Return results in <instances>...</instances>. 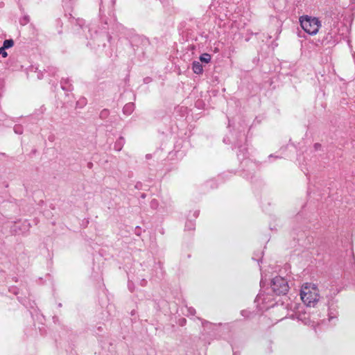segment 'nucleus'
I'll return each mask as SVG.
<instances>
[{
	"label": "nucleus",
	"instance_id": "1",
	"mask_svg": "<svg viewBox=\"0 0 355 355\" xmlns=\"http://www.w3.org/2000/svg\"><path fill=\"white\" fill-rule=\"evenodd\" d=\"M246 138L244 133H240L236 140L233 141L235 148H238L237 157L240 161V167L242 172L241 175L245 179H252L259 168V164L251 159L245 143Z\"/></svg>",
	"mask_w": 355,
	"mask_h": 355
},
{
	"label": "nucleus",
	"instance_id": "2",
	"mask_svg": "<svg viewBox=\"0 0 355 355\" xmlns=\"http://www.w3.org/2000/svg\"><path fill=\"white\" fill-rule=\"evenodd\" d=\"M300 298L307 307H314L319 301L320 293L315 284L305 283L300 289Z\"/></svg>",
	"mask_w": 355,
	"mask_h": 355
},
{
	"label": "nucleus",
	"instance_id": "3",
	"mask_svg": "<svg viewBox=\"0 0 355 355\" xmlns=\"http://www.w3.org/2000/svg\"><path fill=\"white\" fill-rule=\"evenodd\" d=\"M300 25L302 29L311 35H315L321 26L320 21L316 17L304 15L300 18Z\"/></svg>",
	"mask_w": 355,
	"mask_h": 355
},
{
	"label": "nucleus",
	"instance_id": "4",
	"mask_svg": "<svg viewBox=\"0 0 355 355\" xmlns=\"http://www.w3.org/2000/svg\"><path fill=\"white\" fill-rule=\"evenodd\" d=\"M270 288L276 295L285 296L289 291L287 279L280 276H276L271 280Z\"/></svg>",
	"mask_w": 355,
	"mask_h": 355
},
{
	"label": "nucleus",
	"instance_id": "5",
	"mask_svg": "<svg viewBox=\"0 0 355 355\" xmlns=\"http://www.w3.org/2000/svg\"><path fill=\"white\" fill-rule=\"evenodd\" d=\"M130 42L135 52L139 55H144L150 45V42L147 37L139 35H133Z\"/></svg>",
	"mask_w": 355,
	"mask_h": 355
},
{
	"label": "nucleus",
	"instance_id": "6",
	"mask_svg": "<svg viewBox=\"0 0 355 355\" xmlns=\"http://www.w3.org/2000/svg\"><path fill=\"white\" fill-rule=\"evenodd\" d=\"M115 4V0H101L100 3V15H101V19L103 22H104L105 24L108 25L111 24L112 22L115 21V18L113 17L109 19V21L107 19L103 17V14L105 12L106 8L107 9L108 14L110 16H111V14L112 13V8Z\"/></svg>",
	"mask_w": 355,
	"mask_h": 355
},
{
	"label": "nucleus",
	"instance_id": "7",
	"mask_svg": "<svg viewBox=\"0 0 355 355\" xmlns=\"http://www.w3.org/2000/svg\"><path fill=\"white\" fill-rule=\"evenodd\" d=\"M327 298L328 320L329 322H332L336 320L339 315L338 300H335L331 294L327 295Z\"/></svg>",
	"mask_w": 355,
	"mask_h": 355
},
{
	"label": "nucleus",
	"instance_id": "8",
	"mask_svg": "<svg viewBox=\"0 0 355 355\" xmlns=\"http://www.w3.org/2000/svg\"><path fill=\"white\" fill-rule=\"evenodd\" d=\"M273 300V298L272 297L271 295L269 293H263L262 292H260L255 300L254 302L257 304V307L259 310H264L268 309L270 307H272L274 306V304H269L270 302H271Z\"/></svg>",
	"mask_w": 355,
	"mask_h": 355
},
{
	"label": "nucleus",
	"instance_id": "9",
	"mask_svg": "<svg viewBox=\"0 0 355 355\" xmlns=\"http://www.w3.org/2000/svg\"><path fill=\"white\" fill-rule=\"evenodd\" d=\"M291 309H293L295 311V313L293 315V317L302 321L304 324H310V316L306 311H304L303 306L294 304L291 305Z\"/></svg>",
	"mask_w": 355,
	"mask_h": 355
},
{
	"label": "nucleus",
	"instance_id": "10",
	"mask_svg": "<svg viewBox=\"0 0 355 355\" xmlns=\"http://www.w3.org/2000/svg\"><path fill=\"white\" fill-rule=\"evenodd\" d=\"M341 40V36L338 33V30L331 28L323 37L322 44L325 45L334 46Z\"/></svg>",
	"mask_w": 355,
	"mask_h": 355
},
{
	"label": "nucleus",
	"instance_id": "11",
	"mask_svg": "<svg viewBox=\"0 0 355 355\" xmlns=\"http://www.w3.org/2000/svg\"><path fill=\"white\" fill-rule=\"evenodd\" d=\"M30 227L31 223L27 220H25L22 222L15 223L11 227V231L15 234H24L28 232Z\"/></svg>",
	"mask_w": 355,
	"mask_h": 355
},
{
	"label": "nucleus",
	"instance_id": "12",
	"mask_svg": "<svg viewBox=\"0 0 355 355\" xmlns=\"http://www.w3.org/2000/svg\"><path fill=\"white\" fill-rule=\"evenodd\" d=\"M111 38L112 37L106 31L101 32L100 33H98V32L96 31L95 36L92 39L96 42L98 46H100L101 41H104V40L106 39L108 42H110Z\"/></svg>",
	"mask_w": 355,
	"mask_h": 355
},
{
	"label": "nucleus",
	"instance_id": "13",
	"mask_svg": "<svg viewBox=\"0 0 355 355\" xmlns=\"http://www.w3.org/2000/svg\"><path fill=\"white\" fill-rule=\"evenodd\" d=\"M60 85L62 90L65 92H71L73 89V85L69 78H62Z\"/></svg>",
	"mask_w": 355,
	"mask_h": 355
},
{
	"label": "nucleus",
	"instance_id": "14",
	"mask_svg": "<svg viewBox=\"0 0 355 355\" xmlns=\"http://www.w3.org/2000/svg\"><path fill=\"white\" fill-rule=\"evenodd\" d=\"M192 69L194 73L200 75L203 72V67L202 63L199 61H193L192 62Z\"/></svg>",
	"mask_w": 355,
	"mask_h": 355
},
{
	"label": "nucleus",
	"instance_id": "15",
	"mask_svg": "<svg viewBox=\"0 0 355 355\" xmlns=\"http://www.w3.org/2000/svg\"><path fill=\"white\" fill-rule=\"evenodd\" d=\"M135 105L133 103H126L123 107V113L125 115H130L135 110Z\"/></svg>",
	"mask_w": 355,
	"mask_h": 355
},
{
	"label": "nucleus",
	"instance_id": "16",
	"mask_svg": "<svg viewBox=\"0 0 355 355\" xmlns=\"http://www.w3.org/2000/svg\"><path fill=\"white\" fill-rule=\"evenodd\" d=\"M198 320H200L201 321V323H202V326L205 328V329H214L215 327L217 326V324H215V323H211L207 320H203L200 318H197ZM218 326L221 325V323H218Z\"/></svg>",
	"mask_w": 355,
	"mask_h": 355
},
{
	"label": "nucleus",
	"instance_id": "17",
	"mask_svg": "<svg viewBox=\"0 0 355 355\" xmlns=\"http://www.w3.org/2000/svg\"><path fill=\"white\" fill-rule=\"evenodd\" d=\"M125 143V139L123 137H120L114 143V148L117 151L121 150L124 144Z\"/></svg>",
	"mask_w": 355,
	"mask_h": 355
},
{
	"label": "nucleus",
	"instance_id": "18",
	"mask_svg": "<svg viewBox=\"0 0 355 355\" xmlns=\"http://www.w3.org/2000/svg\"><path fill=\"white\" fill-rule=\"evenodd\" d=\"M211 57L210 54L207 53H202L199 57V60H200L199 62H200V63L203 62V63L207 64L211 61Z\"/></svg>",
	"mask_w": 355,
	"mask_h": 355
},
{
	"label": "nucleus",
	"instance_id": "19",
	"mask_svg": "<svg viewBox=\"0 0 355 355\" xmlns=\"http://www.w3.org/2000/svg\"><path fill=\"white\" fill-rule=\"evenodd\" d=\"M194 229H195V223L191 220H187L185 224V230H193Z\"/></svg>",
	"mask_w": 355,
	"mask_h": 355
},
{
	"label": "nucleus",
	"instance_id": "20",
	"mask_svg": "<svg viewBox=\"0 0 355 355\" xmlns=\"http://www.w3.org/2000/svg\"><path fill=\"white\" fill-rule=\"evenodd\" d=\"M14 45V42L12 39L5 40L3 44V47L8 49Z\"/></svg>",
	"mask_w": 355,
	"mask_h": 355
},
{
	"label": "nucleus",
	"instance_id": "21",
	"mask_svg": "<svg viewBox=\"0 0 355 355\" xmlns=\"http://www.w3.org/2000/svg\"><path fill=\"white\" fill-rule=\"evenodd\" d=\"M109 115H110L109 110L103 109V110L101 111L99 117H100V119L104 120V119H106Z\"/></svg>",
	"mask_w": 355,
	"mask_h": 355
},
{
	"label": "nucleus",
	"instance_id": "22",
	"mask_svg": "<svg viewBox=\"0 0 355 355\" xmlns=\"http://www.w3.org/2000/svg\"><path fill=\"white\" fill-rule=\"evenodd\" d=\"M30 21V17L27 15H24L20 19H19V24L21 26L26 25Z\"/></svg>",
	"mask_w": 355,
	"mask_h": 355
},
{
	"label": "nucleus",
	"instance_id": "23",
	"mask_svg": "<svg viewBox=\"0 0 355 355\" xmlns=\"http://www.w3.org/2000/svg\"><path fill=\"white\" fill-rule=\"evenodd\" d=\"M87 104V99L85 98H81L76 102V107L79 108L83 107Z\"/></svg>",
	"mask_w": 355,
	"mask_h": 355
},
{
	"label": "nucleus",
	"instance_id": "24",
	"mask_svg": "<svg viewBox=\"0 0 355 355\" xmlns=\"http://www.w3.org/2000/svg\"><path fill=\"white\" fill-rule=\"evenodd\" d=\"M14 132L17 135H21L23 132V128L21 125H15L13 128Z\"/></svg>",
	"mask_w": 355,
	"mask_h": 355
},
{
	"label": "nucleus",
	"instance_id": "25",
	"mask_svg": "<svg viewBox=\"0 0 355 355\" xmlns=\"http://www.w3.org/2000/svg\"><path fill=\"white\" fill-rule=\"evenodd\" d=\"M158 207V201L156 199H153L150 201V207L153 209H157Z\"/></svg>",
	"mask_w": 355,
	"mask_h": 355
},
{
	"label": "nucleus",
	"instance_id": "26",
	"mask_svg": "<svg viewBox=\"0 0 355 355\" xmlns=\"http://www.w3.org/2000/svg\"><path fill=\"white\" fill-rule=\"evenodd\" d=\"M187 309L188 315H194L196 313V309L191 306L187 307Z\"/></svg>",
	"mask_w": 355,
	"mask_h": 355
},
{
	"label": "nucleus",
	"instance_id": "27",
	"mask_svg": "<svg viewBox=\"0 0 355 355\" xmlns=\"http://www.w3.org/2000/svg\"><path fill=\"white\" fill-rule=\"evenodd\" d=\"M0 55H1L3 58H6L8 55L6 49L3 46L0 48Z\"/></svg>",
	"mask_w": 355,
	"mask_h": 355
},
{
	"label": "nucleus",
	"instance_id": "28",
	"mask_svg": "<svg viewBox=\"0 0 355 355\" xmlns=\"http://www.w3.org/2000/svg\"><path fill=\"white\" fill-rule=\"evenodd\" d=\"M76 22H77V24H78V26H79L81 28H83V29H84V28H87V26L83 27V25H84V24H83V20H82V19H78V20H76Z\"/></svg>",
	"mask_w": 355,
	"mask_h": 355
},
{
	"label": "nucleus",
	"instance_id": "29",
	"mask_svg": "<svg viewBox=\"0 0 355 355\" xmlns=\"http://www.w3.org/2000/svg\"><path fill=\"white\" fill-rule=\"evenodd\" d=\"M314 150L315 151L320 150L322 148V145L319 143H315L313 146Z\"/></svg>",
	"mask_w": 355,
	"mask_h": 355
},
{
	"label": "nucleus",
	"instance_id": "30",
	"mask_svg": "<svg viewBox=\"0 0 355 355\" xmlns=\"http://www.w3.org/2000/svg\"><path fill=\"white\" fill-rule=\"evenodd\" d=\"M103 330L102 326H98L96 327V330L95 331L96 334H98L99 333L102 332Z\"/></svg>",
	"mask_w": 355,
	"mask_h": 355
},
{
	"label": "nucleus",
	"instance_id": "31",
	"mask_svg": "<svg viewBox=\"0 0 355 355\" xmlns=\"http://www.w3.org/2000/svg\"><path fill=\"white\" fill-rule=\"evenodd\" d=\"M263 252H260V257H259V258L257 259V258H255L254 257H252V259L257 261H258V263H259V262L261 261V258H262V257H263Z\"/></svg>",
	"mask_w": 355,
	"mask_h": 355
},
{
	"label": "nucleus",
	"instance_id": "32",
	"mask_svg": "<svg viewBox=\"0 0 355 355\" xmlns=\"http://www.w3.org/2000/svg\"><path fill=\"white\" fill-rule=\"evenodd\" d=\"M10 291L12 292L15 295L18 294V289L17 288H12L10 289Z\"/></svg>",
	"mask_w": 355,
	"mask_h": 355
},
{
	"label": "nucleus",
	"instance_id": "33",
	"mask_svg": "<svg viewBox=\"0 0 355 355\" xmlns=\"http://www.w3.org/2000/svg\"><path fill=\"white\" fill-rule=\"evenodd\" d=\"M241 314L243 316V317H247L248 316V311L246 310H242L241 311Z\"/></svg>",
	"mask_w": 355,
	"mask_h": 355
},
{
	"label": "nucleus",
	"instance_id": "34",
	"mask_svg": "<svg viewBox=\"0 0 355 355\" xmlns=\"http://www.w3.org/2000/svg\"><path fill=\"white\" fill-rule=\"evenodd\" d=\"M185 323H186V319L182 318V319L181 320V321H180V324L181 326H183Z\"/></svg>",
	"mask_w": 355,
	"mask_h": 355
},
{
	"label": "nucleus",
	"instance_id": "35",
	"mask_svg": "<svg viewBox=\"0 0 355 355\" xmlns=\"http://www.w3.org/2000/svg\"><path fill=\"white\" fill-rule=\"evenodd\" d=\"M198 215H199V211H195L193 212V217L194 218H197L198 216Z\"/></svg>",
	"mask_w": 355,
	"mask_h": 355
},
{
	"label": "nucleus",
	"instance_id": "36",
	"mask_svg": "<svg viewBox=\"0 0 355 355\" xmlns=\"http://www.w3.org/2000/svg\"><path fill=\"white\" fill-rule=\"evenodd\" d=\"M270 157H275V156L272 154H271L269 155V158H270ZM279 157H279V156H275V158H279Z\"/></svg>",
	"mask_w": 355,
	"mask_h": 355
},
{
	"label": "nucleus",
	"instance_id": "37",
	"mask_svg": "<svg viewBox=\"0 0 355 355\" xmlns=\"http://www.w3.org/2000/svg\"><path fill=\"white\" fill-rule=\"evenodd\" d=\"M146 159H150L151 157V155L150 154H147L146 155Z\"/></svg>",
	"mask_w": 355,
	"mask_h": 355
},
{
	"label": "nucleus",
	"instance_id": "38",
	"mask_svg": "<svg viewBox=\"0 0 355 355\" xmlns=\"http://www.w3.org/2000/svg\"><path fill=\"white\" fill-rule=\"evenodd\" d=\"M137 229L139 230V227H136L135 233L136 234L139 235V230H137Z\"/></svg>",
	"mask_w": 355,
	"mask_h": 355
},
{
	"label": "nucleus",
	"instance_id": "39",
	"mask_svg": "<svg viewBox=\"0 0 355 355\" xmlns=\"http://www.w3.org/2000/svg\"><path fill=\"white\" fill-rule=\"evenodd\" d=\"M137 229L139 230V227H136L135 233L136 234L139 235V230H137Z\"/></svg>",
	"mask_w": 355,
	"mask_h": 355
},
{
	"label": "nucleus",
	"instance_id": "40",
	"mask_svg": "<svg viewBox=\"0 0 355 355\" xmlns=\"http://www.w3.org/2000/svg\"><path fill=\"white\" fill-rule=\"evenodd\" d=\"M18 300L19 302H21L24 305H26L25 302L24 301H22L20 297H18Z\"/></svg>",
	"mask_w": 355,
	"mask_h": 355
},
{
	"label": "nucleus",
	"instance_id": "41",
	"mask_svg": "<svg viewBox=\"0 0 355 355\" xmlns=\"http://www.w3.org/2000/svg\"><path fill=\"white\" fill-rule=\"evenodd\" d=\"M146 195L145 193H142V194L141 195V198H146Z\"/></svg>",
	"mask_w": 355,
	"mask_h": 355
},
{
	"label": "nucleus",
	"instance_id": "42",
	"mask_svg": "<svg viewBox=\"0 0 355 355\" xmlns=\"http://www.w3.org/2000/svg\"><path fill=\"white\" fill-rule=\"evenodd\" d=\"M87 165H88V167L90 168H92V163L89 162Z\"/></svg>",
	"mask_w": 355,
	"mask_h": 355
},
{
	"label": "nucleus",
	"instance_id": "43",
	"mask_svg": "<svg viewBox=\"0 0 355 355\" xmlns=\"http://www.w3.org/2000/svg\"><path fill=\"white\" fill-rule=\"evenodd\" d=\"M263 283V279H261V282H260L261 287H262V286H262Z\"/></svg>",
	"mask_w": 355,
	"mask_h": 355
},
{
	"label": "nucleus",
	"instance_id": "44",
	"mask_svg": "<svg viewBox=\"0 0 355 355\" xmlns=\"http://www.w3.org/2000/svg\"><path fill=\"white\" fill-rule=\"evenodd\" d=\"M227 139H228V140H229V138H228V137H227V138H224V139H223L224 142H226V140H227Z\"/></svg>",
	"mask_w": 355,
	"mask_h": 355
},
{
	"label": "nucleus",
	"instance_id": "45",
	"mask_svg": "<svg viewBox=\"0 0 355 355\" xmlns=\"http://www.w3.org/2000/svg\"><path fill=\"white\" fill-rule=\"evenodd\" d=\"M338 291L336 290V291H334V294L336 295Z\"/></svg>",
	"mask_w": 355,
	"mask_h": 355
},
{
	"label": "nucleus",
	"instance_id": "46",
	"mask_svg": "<svg viewBox=\"0 0 355 355\" xmlns=\"http://www.w3.org/2000/svg\"><path fill=\"white\" fill-rule=\"evenodd\" d=\"M58 306H59V307H61V306H62V304H61V303H60V304H58Z\"/></svg>",
	"mask_w": 355,
	"mask_h": 355
},
{
	"label": "nucleus",
	"instance_id": "47",
	"mask_svg": "<svg viewBox=\"0 0 355 355\" xmlns=\"http://www.w3.org/2000/svg\"><path fill=\"white\" fill-rule=\"evenodd\" d=\"M233 355H238V354H237L236 352H234V353L233 354Z\"/></svg>",
	"mask_w": 355,
	"mask_h": 355
}]
</instances>
